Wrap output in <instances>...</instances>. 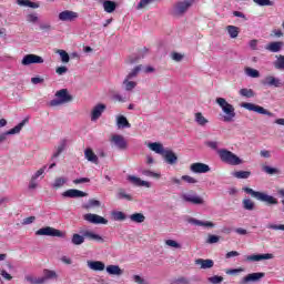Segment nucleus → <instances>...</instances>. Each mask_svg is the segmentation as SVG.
Instances as JSON below:
<instances>
[{
    "instance_id": "obj_1",
    "label": "nucleus",
    "mask_w": 284,
    "mask_h": 284,
    "mask_svg": "<svg viewBox=\"0 0 284 284\" xmlns=\"http://www.w3.org/2000/svg\"><path fill=\"white\" fill-rule=\"evenodd\" d=\"M215 103L221 108L223 112V121L225 123H232L236 119V110L234 105L230 104L225 98H216Z\"/></svg>"
},
{
    "instance_id": "obj_2",
    "label": "nucleus",
    "mask_w": 284,
    "mask_h": 284,
    "mask_svg": "<svg viewBox=\"0 0 284 284\" xmlns=\"http://www.w3.org/2000/svg\"><path fill=\"white\" fill-rule=\"evenodd\" d=\"M243 192L250 194L253 199H256V201H261L262 203H266L267 205H278V200L270 194L254 191L253 189H250L247 186L243 187Z\"/></svg>"
},
{
    "instance_id": "obj_3",
    "label": "nucleus",
    "mask_w": 284,
    "mask_h": 284,
    "mask_svg": "<svg viewBox=\"0 0 284 284\" xmlns=\"http://www.w3.org/2000/svg\"><path fill=\"white\" fill-rule=\"evenodd\" d=\"M217 155L222 163H226L227 165H242L243 163V160L239 155L227 149L217 150Z\"/></svg>"
},
{
    "instance_id": "obj_4",
    "label": "nucleus",
    "mask_w": 284,
    "mask_h": 284,
    "mask_svg": "<svg viewBox=\"0 0 284 284\" xmlns=\"http://www.w3.org/2000/svg\"><path fill=\"white\" fill-rule=\"evenodd\" d=\"M72 101V95L68 92V89H62L55 92V99L49 102L51 108H59V105H63L65 103H70Z\"/></svg>"
},
{
    "instance_id": "obj_5",
    "label": "nucleus",
    "mask_w": 284,
    "mask_h": 284,
    "mask_svg": "<svg viewBox=\"0 0 284 284\" xmlns=\"http://www.w3.org/2000/svg\"><path fill=\"white\" fill-rule=\"evenodd\" d=\"M192 6H194V0H181L176 2L173 7L174 17H183Z\"/></svg>"
},
{
    "instance_id": "obj_6",
    "label": "nucleus",
    "mask_w": 284,
    "mask_h": 284,
    "mask_svg": "<svg viewBox=\"0 0 284 284\" xmlns=\"http://www.w3.org/2000/svg\"><path fill=\"white\" fill-rule=\"evenodd\" d=\"M36 236H55L58 239H65V233H63L54 227L45 226V227L38 230L36 232Z\"/></svg>"
},
{
    "instance_id": "obj_7",
    "label": "nucleus",
    "mask_w": 284,
    "mask_h": 284,
    "mask_svg": "<svg viewBox=\"0 0 284 284\" xmlns=\"http://www.w3.org/2000/svg\"><path fill=\"white\" fill-rule=\"evenodd\" d=\"M241 108H244V110H248V112H256L257 114H264L266 116H274V113L267 111V109H265L258 104L243 102L241 104Z\"/></svg>"
},
{
    "instance_id": "obj_8",
    "label": "nucleus",
    "mask_w": 284,
    "mask_h": 284,
    "mask_svg": "<svg viewBox=\"0 0 284 284\" xmlns=\"http://www.w3.org/2000/svg\"><path fill=\"white\" fill-rule=\"evenodd\" d=\"M182 201L185 203H191L192 205H203L205 203V200H203L202 196L194 192L184 193L181 195Z\"/></svg>"
},
{
    "instance_id": "obj_9",
    "label": "nucleus",
    "mask_w": 284,
    "mask_h": 284,
    "mask_svg": "<svg viewBox=\"0 0 284 284\" xmlns=\"http://www.w3.org/2000/svg\"><path fill=\"white\" fill-rule=\"evenodd\" d=\"M26 123H28V120H22L18 125L12 128L11 130L0 133V144L6 143L9 135L19 134V132H21V130H23V126L26 125Z\"/></svg>"
},
{
    "instance_id": "obj_10",
    "label": "nucleus",
    "mask_w": 284,
    "mask_h": 284,
    "mask_svg": "<svg viewBox=\"0 0 284 284\" xmlns=\"http://www.w3.org/2000/svg\"><path fill=\"white\" fill-rule=\"evenodd\" d=\"M110 143L118 150H128V141H125V138L121 134L111 135Z\"/></svg>"
},
{
    "instance_id": "obj_11",
    "label": "nucleus",
    "mask_w": 284,
    "mask_h": 284,
    "mask_svg": "<svg viewBox=\"0 0 284 284\" xmlns=\"http://www.w3.org/2000/svg\"><path fill=\"white\" fill-rule=\"evenodd\" d=\"M84 221L92 223L93 225H108V220L101 215L93 213H87L83 215Z\"/></svg>"
},
{
    "instance_id": "obj_12",
    "label": "nucleus",
    "mask_w": 284,
    "mask_h": 284,
    "mask_svg": "<svg viewBox=\"0 0 284 284\" xmlns=\"http://www.w3.org/2000/svg\"><path fill=\"white\" fill-rule=\"evenodd\" d=\"M262 85H265L267 88H283V81H281L280 78H276L274 75H266L261 81Z\"/></svg>"
},
{
    "instance_id": "obj_13",
    "label": "nucleus",
    "mask_w": 284,
    "mask_h": 284,
    "mask_svg": "<svg viewBox=\"0 0 284 284\" xmlns=\"http://www.w3.org/2000/svg\"><path fill=\"white\" fill-rule=\"evenodd\" d=\"M261 278H265V273H250L241 278L240 284L258 283Z\"/></svg>"
},
{
    "instance_id": "obj_14",
    "label": "nucleus",
    "mask_w": 284,
    "mask_h": 284,
    "mask_svg": "<svg viewBox=\"0 0 284 284\" xmlns=\"http://www.w3.org/2000/svg\"><path fill=\"white\" fill-rule=\"evenodd\" d=\"M272 258H274V254H272V253L253 254V255L246 256V261L248 263H258L261 261H272Z\"/></svg>"
},
{
    "instance_id": "obj_15",
    "label": "nucleus",
    "mask_w": 284,
    "mask_h": 284,
    "mask_svg": "<svg viewBox=\"0 0 284 284\" xmlns=\"http://www.w3.org/2000/svg\"><path fill=\"white\" fill-rule=\"evenodd\" d=\"M190 170L191 172H193V174H207V172H210L211 169L210 165L205 163L195 162L191 164Z\"/></svg>"
},
{
    "instance_id": "obj_16",
    "label": "nucleus",
    "mask_w": 284,
    "mask_h": 284,
    "mask_svg": "<svg viewBox=\"0 0 284 284\" xmlns=\"http://www.w3.org/2000/svg\"><path fill=\"white\" fill-rule=\"evenodd\" d=\"M187 223H190L191 225H197V227H205V230H212L216 227V224H214V222L201 221L194 217H189Z\"/></svg>"
},
{
    "instance_id": "obj_17",
    "label": "nucleus",
    "mask_w": 284,
    "mask_h": 284,
    "mask_svg": "<svg viewBox=\"0 0 284 284\" xmlns=\"http://www.w3.org/2000/svg\"><path fill=\"white\" fill-rule=\"evenodd\" d=\"M43 59L41 58V55H37V54H26L22 60H21V64L22 65H32V63H43Z\"/></svg>"
},
{
    "instance_id": "obj_18",
    "label": "nucleus",
    "mask_w": 284,
    "mask_h": 284,
    "mask_svg": "<svg viewBox=\"0 0 284 284\" xmlns=\"http://www.w3.org/2000/svg\"><path fill=\"white\" fill-rule=\"evenodd\" d=\"M58 19L59 21H64V22L75 21V19H79V13L70 10H64L59 13Z\"/></svg>"
},
{
    "instance_id": "obj_19",
    "label": "nucleus",
    "mask_w": 284,
    "mask_h": 284,
    "mask_svg": "<svg viewBox=\"0 0 284 284\" xmlns=\"http://www.w3.org/2000/svg\"><path fill=\"white\" fill-rule=\"evenodd\" d=\"M106 105L103 103L97 104L91 111V121H99L101 115L105 112Z\"/></svg>"
},
{
    "instance_id": "obj_20",
    "label": "nucleus",
    "mask_w": 284,
    "mask_h": 284,
    "mask_svg": "<svg viewBox=\"0 0 284 284\" xmlns=\"http://www.w3.org/2000/svg\"><path fill=\"white\" fill-rule=\"evenodd\" d=\"M128 181L132 183V185H135L136 187H152V184L148 181L141 180V178H138L136 175H129Z\"/></svg>"
},
{
    "instance_id": "obj_21",
    "label": "nucleus",
    "mask_w": 284,
    "mask_h": 284,
    "mask_svg": "<svg viewBox=\"0 0 284 284\" xmlns=\"http://www.w3.org/2000/svg\"><path fill=\"white\" fill-rule=\"evenodd\" d=\"M62 196L67 199H83V196H88V193L83 191H79L77 189L67 190L62 193Z\"/></svg>"
},
{
    "instance_id": "obj_22",
    "label": "nucleus",
    "mask_w": 284,
    "mask_h": 284,
    "mask_svg": "<svg viewBox=\"0 0 284 284\" xmlns=\"http://www.w3.org/2000/svg\"><path fill=\"white\" fill-rule=\"evenodd\" d=\"M87 267H89L92 272H103L105 270V263L102 261H87Z\"/></svg>"
},
{
    "instance_id": "obj_23",
    "label": "nucleus",
    "mask_w": 284,
    "mask_h": 284,
    "mask_svg": "<svg viewBox=\"0 0 284 284\" xmlns=\"http://www.w3.org/2000/svg\"><path fill=\"white\" fill-rule=\"evenodd\" d=\"M81 234H83L84 239H88L89 241H97V243H104L105 240L99 234H97L94 231L85 230L82 231Z\"/></svg>"
},
{
    "instance_id": "obj_24",
    "label": "nucleus",
    "mask_w": 284,
    "mask_h": 284,
    "mask_svg": "<svg viewBox=\"0 0 284 284\" xmlns=\"http://www.w3.org/2000/svg\"><path fill=\"white\" fill-rule=\"evenodd\" d=\"M165 163L169 165H175V163L179 161V156H176V153L172 150L164 151V154H162Z\"/></svg>"
},
{
    "instance_id": "obj_25",
    "label": "nucleus",
    "mask_w": 284,
    "mask_h": 284,
    "mask_svg": "<svg viewBox=\"0 0 284 284\" xmlns=\"http://www.w3.org/2000/svg\"><path fill=\"white\" fill-rule=\"evenodd\" d=\"M105 270L109 276H123V270L119 265L111 264L108 265Z\"/></svg>"
},
{
    "instance_id": "obj_26",
    "label": "nucleus",
    "mask_w": 284,
    "mask_h": 284,
    "mask_svg": "<svg viewBox=\"0 0 284 284\" xmlns=\"http://www.w3.org/2000/svg\"><path fill=\"white\" fill-rule=\"evenodd\" d=\"M148 148L149 150L155 152V154H160L161 156H163L164 152L166 151L161 142H150L148 144Z\"/></svg>"
},
{
    "instance_id": "obj_27",
    "label": "nucleus",
    "mask_w": 284,
    "mask_h": 284,
    "mask_svg": "<svg viewBox=\"0 0 284 284\" xmlns=\"http://www.w3.org/2000/svg\"><path fill=\"white\" fill-rule=\"evenodd\" d=\"M42 278L43 284H45L48 283V281H57V278H59V275L57 274V271L44 268Z\"/></svg>"
},
{
    "instance_id": "obj_28",
    "label": "nucleus",
    "mask_w": 284,
    "mask_h": 284,
    "mask_svg": "<svg viewBox=\"0 0 284 284\" xmlns=\"http://www.w3.org/2000/svg\"><path fill=\"white\" fill-rule=\"evenodd\" d=\"M195 265H199L200 270H212L214 267V261L197 258L195 260Z\"/></svg>"
},
{
    "instance_id": "obj_29",
    "label": "nucleus",
    "mask_w": 284,
    "mask_h": 284,
    "mask_svg": "<svg viewBox=\"0 0 284 284\" xmlns=\"http://www.w3.org/2000/svg\"><path fill=\"white\" fill-rule=\"evenodd\" d=\"M284 47V42L283 41H275V42H271L266 45V50H268V52H281V50H283Z\"/></svg>"
},
{
    "instance_id": "obj_30",
    "label": "nucleus",
    "mask_w": 284,
    "mask_h": 284,
    "mask_svg": "<svg viewBox=\"0 0 284 284\" xmlns=\"http://www.w3.org/2000/svg\"><path fill=\"white\" fill-rule=\"evenodd\" d=\"M115 121L119 130L123 128H132V124H130V122L128 121V118H125L124 115H116Z\"/></svg>"
},
{
    "instance_id": "obj_31",
    "label": "nucleus",
    "mask_w": 284,
    "mask_h": 284,
    "mask_svg": "<svg viewBox=\"0 0 284 284\" xmlns=\"http://www.w3.org/2000/svg\"><path fill=\"white\" fill-rule=\"evenodd\" d=\"M84 159H87V161H89L90 163H94L95 165L99 163V156L94 154V151H92V149H85Z\"/></svg>"
},
{
    "instance_id": "obj_32",
    "label": "nucleus",
    "mask_w": 284,
    "mask_h": 284,
    "mask_svg": "<svg viewBox=\"0 0 284 284\" xmlns=\"http://www.w3.org/2000/svg\"><path fill=\"white\" fill-rule=\"evenodd\" d=\"M102 6H103L104 12H108V14H112V12L116 10V2L112 0H104Z\"/></svg>"
},
{
    "instance_id": "obj_33",
    "label": "nucleus",
    "mask_w": 284,
    "mask_h": 284,
    "mask_svg": "<svg viewBox=\"0 0 284 284\" xmlns=\"http://www.w3.org/2000/svg\"><path fill=\"white\" fill-rule=\"evenodd\" d=\"M242 206L243 210H246L247 212H254V210H256V203H254L250 197L242 201Z\"/></svg>"
},
{
    "instance_id": "obj_34",
    "label": "nucleus",
    "mask_w": 284,
    "mask_h": 284,
    "mask_svg": "<svg viewBox=\"0 0 284 284\" xmlns=\"http://www.w3.org/2000/svg\"><path fill=\"white\" fill-rule=\"evenodd\" d=\"M67 145H68L67 140L60 141L59 145L55 148V152L53 153L52 159H59V156H61V154L65 150Z\"/></svg>"
},
{
    "instance_id": "obj_35",
    "label": "nucleus",
    "mask_w": 284,
    "mask_h": 284,
    "mask_svg": "<svg viewBox=\"0 0 284 284\" xmlns=\"http://www.w3.org/2000/svg\"><path fill=\"white\" fill-rule=\"evenodd\" d=\"M194 118H195V123H197V125H201L202 128H205V125L210 123V120L204 118L203 113L201 112L195 113Z\"/></svg>"
},
{
    "instance_id": "obj_36",
    "label": "nucleus",
    "mask_w": 284,
    "mask_h": 284,
    "mask_svg": "<svg viewBox=\"0 0 284 284\" xmlns=\"http://www.w3.org/2000/svg\"><path fill=\"white\" fill-rule=\"evenodd\" d=\"M132 79H128V77L124 79L122 85L126 92H132L134 88H136V82L131 81Z\"/></svg>"
},
{
    "instance_id": "obj_37",
    "label": "nucleus",
    "mask_w": 284,
    "mask_h": 284,
    "mask_svg": "<svg viewBox=\"0 0 284 284\" xmlns=\"http://www.w3.org/2000/svg\"><path fill=\"white\" fill-rule=\"evenodd\" d=\"M71 243L73 245H83V243H85V236H83V234L74 233L71 237Z\"/></svg>"
},
{
    "instance_id": "obj_38",
    "label": "nucleus",
    "mask_w": 284,
    "mask_h": 284,
    "mask_svg": "<svg viewBox=\"0 0 284 284\" xmlns=\"http://www.w3.org/2000/svg\"><path fill=\"white\" fill-rule=\"evenodd\" d=\"M17 3L22 8H33V10H37V8H39V3L32 2L30 0H17Z\"/></svg>"
},
{
    "instance_id": "obj_39",
    "label": "nucleus",
    "mask_w": 284,
    "mask_h": 284,
    "mask_svg": "<svg viewBox=\"0 0 284 284\" xmlns=\"http://www.w3.org/2000/svg\"><path fill=\"white\" fill-rule=\"evenodd\" d=\"M244 72L246 77H250L251 79H258V77H261V72H258V70L250 67L245 68Z\"/></svg>"
},
{
    "instance_id": "obj_40",
    "label": "nucleus",
    "mask_w": 284,
    "mask_h": 284,
    "mask_svg": "<svg viewBox=\"0 0 284 284\" xmlns=\"http://www.w3.org/2000/svg\"><path fill=\"white\" fill-rule=\"evenodd\" d=\"M24 281H27L28 284H43L42 276L37 277V276H33V275H26Z\"/></svg>"
},
{
    "instance_id": "obj_41",
    "label": "nucleus",
    "mask_w": 284,
    "mask_h": 284,
    "mask_svg": "<svg viewBox=\"0 0 284 284\" xmlns=\"http://www.w3.org/2000/svg\"><path fill=\"white\" fill-rule=\"evenodd\" d=\"M239 94L240 97H245V99H253V97L256 95V93H254V90L247 88L241 89L239 91Z\"/></svg>"
},
{
    "instance_id": "obj_42",
    "label": "nucleus",
    "mask_w": 284,
    "mask_h": 284,
    "mask_svg": "<svg viewBox=\"0 0 284 284\" xmlns=\"http://www.w3.org/2000/svg\"><path fill=\"white\" fill-rule=\"evenodd\" d=\"M129 219L130 221H132V223H144L145 215H143L142 213H134V214H131Z\"/></svg>"
},
{
    "instance_id": "obj_43",
    "label": "nucleus",
    "mask_w": 284,
    "mask_h": 284,
    "mask_svg": "<svg viewBox=\"0 0 284 284\" xmlns=\"http://www.w3.org/2000/svg\"><path fill=\"white\" fill-rule=\"evenodd\" d=\"M226 31H227L229 36L231 37V39H236V37H239V32H241L239 30V27H236V26H227Z\"/></svg>"
},
{
    "instance_id": "obj_44",
    "label": "nucleus",
    "mask_w": 284,
    "mask_h": 284,
    "mask_svg": "<svg viewBox=\"0 0 284 284\" xmlns=\"http://www.w3.org/2000/svg\"><path fill=\"white\" fill-rule=\"evenodd\" d=\"M232 176L235 179H250L252 176V172L250 171H235L232 173Z\"/></svg>"
},
{
    "instance_id": "obj_45",
    "label": "nucleus",
    "mask_w": 284,
    "mask_h": 284,
    "mask_svg": "<svg viewBox=\"0 0 284 284\" xmlns=\"http://www.w3.org/2000/svg\"><path fill=\"white\" fill-rule=\"evenodd\" d=\"M84 210H92V207H101L99 200L91 199L87 204L83 205Z\"/></svg>"
},
{
    "instance_id": "obj_46",
    "label": "nucleus",
    "mask_w": 284,
    "mask_h": 284,
    "mask_svg": "<svg viewBox=\"0 0 284 284\" xmlns=\"http://www.w3.org/2000/svg\"><path fill=\"white\" fill-rule=\"evenodd\" d=\"M111 216H112L113 221H125V219H128L125 213H123L121 211H113L111 213Z\"/></svg>"
},
{
    "instance_id": "obj_47",
    "label": "nucleus",
    "mask_w": 284,
    "mask_h": 284,
    "mask_svg": "<svg viewBox=\"0 0 284 284\" xmlns=\"http://www.w3.org/2000/svg\"><path fill=\"white\" fill-rule=\"evenodd\" d=\"M55 52L60 55L62 63H70V54L65 50L59 49Z\"/></svg>"
},
{
    "instance_id": "obj_48",
    "label": "nucleus",
    "mask_w": 284,
    "mask_h": 284,
    "mask_svg": "<svg viewBox=\"0 0 284 284\" xmlns=\"http://www.w3.org/2000/svg\"><path fill=\"white\" fill-rule=\"evenodd\" d=\"M143 176H150L151 179H161V173L153 172L151 170H141Z\"/></svg>"
},
{
    "instance_id": "obj_49",
    "label": "nucleus",
    "mask_w": 284,
    "mask_h": 284,
    "mask_svg": "<svg viewBox=\"0 0 284 284\" xmlns=\"http://www.w3.org/2000/svg\"><path fill=\"white\" fill-rule=\"evenodd\" d=\"M65 183H68L67 178H57L52 184V187H55V189L63 187Z\"/></svg>"
},
{
    "instance_id": "obj_50",
    "label": "nucleus",
    "mask_w": 284,
    "mask_h": 284,
    "mask_svg": "<svg viewBox=\"0 0 284 284\" xmlns=\"http://www.w3.org/2000/svg\"><path fill=\"white\" fill-rule=\"evenodd\" d=\"M253 3L260 6L261 8L274 6V1L272 0H253Z\"/></svg>"
},
{
    "instance_id": "obj_51",
    "label": "nucleus",
    "mask_w": 284,
    "mask_h": 284,
    "mask_svg": "<svg viewBox=\"0 0 284 284\" xmlns=\"http://www.w3.org/2000/svg\"><path fill=\"white\" fill-rule=\"evenodd\" d=\"M262 170L263 172H265V174H271V175L278 174L281 172L278 169L272 168L270 165H264Z\"/></svg>"
},
{
    "instance_id": "obj_52",
    "label": "nucleus",
    "mask_w": 284,
    "mask_h": 284,
    "mask_svg": "<svg viewBox=\"0 0 284 284\" xmlns=\"http://www.w3.org/2000/svg\"><path fill=\"white\" fill-rule=\"evenodd\" d=\"M116 199H124L125 201H132V195L128 194L125 191L123 190H120L118 193H116Z\"/></svg>"
},
{
    "instance_id": "obj_53",
    "label": "nucleus",
    "mask_w": 284,
    "mask_h": 284,
    "mask_svg": "<svg viewBox=\"0 0 284 284\" xmlns=\"http://www.w3.org/2000/svg\"><path fill=\"white\" fill-rule=\"evenodd\" d=\"M171 59L173 61H175L176 63H181V61H183V59H185V55L183 53L173 52V53H171Z\"/></svg>"
},
{
    "instance_id": "obj_54",
    "label": "nucleus",
    "mask_w": 284,
    "mask_h": 284,
    "mask_svg": "<svg viewBox=\"0 0 284 284\" xmlns=\"http://www.w3.org/2000/svg\"><path fill=\"white\" fill-rule=\"evenodd\" d=\"M45 170H48V165H43L42 168H40L36 173H33L31 179H34L37 181L39 176H43V174H45Z\"/></svg>"
},
{
    "instance_id": "obj_55",
    "label": "nucleus",
    "mask_w": 284,
    "mask_h": 284,
    "mask_svg": "<svg viewBox=\"0 0 284 284\" xmlns=\"http://www.w3.org/2000/svg\"><path fill=\"white\" fill-rule=\"evenodd\" d=\"M219 241H221V236L210 234V235L207 236L206 243H207L209 245H214V243H219Z\"/></svg>"
},
{
    "instance_id": "obj_56",
    "label": "nucleus",
    "mask_w": 284,
    "mask_h": 284,
    "mask_svg": "<svg viewBox=\"0 0 284 284\" xmlns=\"http://www.w3.org/2000/svg\"><path fill=\"white\" fill-rule=\"evenodd\" d=\"M28 23H39V16L37 13H29L27 16Z\"/></svg>"
},
{
    "instance_id": "obj_57",
    "label": "nucleus",
    "mask_w": 284,
    "mask_h": 284,
    "mask_svg": "<svg viewBox=\"0 0 284 284\" xmlns=\"http://www.w3.org/2000/svg\"><path fill=\"white\" fill-rule=\"evenodd\" d=\"M267 230H274L275 232H284V224H267Z\"/></svg>"
},
{
    "instance_id": "obj_58",
    "label": "nucleus",
    "mask_w": 284,
    "mask_h": 284,
    "mask_svg": "<svg viewBox=\"0 0 284 284\" xmlns=\"http://www.w3.org/2000/svg\"><path fill=\"white\" fill-rule=\"evenodd\" d=\"M205 145H206V148H210L211 150H215L216 152H219V150H221V149H219L220 143L217 141H207V142H205Z\"/></svg>"
},
{
    "instance_id": "obj_59",
    "label": "nucleus",
    "mask_w": 284,
    "mask_h": 284,
    "mask_svg": "<svg viewBox=\"0 0 284 284\" xmlns=\"http://www.w3.org/2000/svg\"><path fill=\"white\" fill-rule=\"evenodd\" d=\"M209 283H212V284H222L223 283V276H219V275H215V276H211L207 278Z\"/></svg>"
},
{
    "instance_id": "obj_60",
    "label": "nucleus",
    "mask_w": 284,
    "mask_h": 284,
    "mask_svg": "<svg viewBox=\"0 0 284 284\" xmlns=\"http://www.w3.org/2000/svg\"><path fill=\"white\" fill-rule=\"evenodd\" d=\"M141 65H138V67H135L128 75H126V78L128 79H134L135 77H138L139 75V72H141Z\"/></svg>"
},
{
    "instance_id": "obj_61",
    "label": "nucleus",
    "mask_w": 284,
    "mask_h": 284,
    "mask_svg": "<svg viewBox=\"0 0 284 284\" xmlns=\"http://www.w3.org/2000/svg\"><path fill=\"white\" fill-rule=\"evenodd\" d=\"M165 245L169 247H174L175 250H181V244L174 240H166Z\"/></svg>"
},
{
    "instance_id": "obj_62",
    "label": "nucleus",
    "mask_w": 284,
    "mask_h": 284,
    "mask_svg": "<svg viewBox=\"0 0 284 284\" xmlns=\"http://www.w3.org/2000/svg\"><path fill=\"white\" fill-rule=\"evenodd\" d=\"M271 37H273L274 39H281L282 37H284L283 30H281V29H273L271 31Z\"/></svg>"
},
{
    "instance_id": "obj_63",
    "label": "nucleus",
    "mask_w": 284,
    "mask_h": 284,
    "mask_svg": "<svg viewBox=\"0 0 284 284\" xmlns=\"http://www.w3.org/2000/svg\"><path fill=\"white\" fill-rule=\"evenodd\" d=\"M275 68L276 70H284V55L277 58V60L275 61Z\"/></svg>"
},
{
    "instance_id": "obj_64",
    "label": "nucleus",
    "mask_w": 284,
    "mask_h": 284,
    "mask_svg": "<svg viewBox=\"0 0 284 284\" xmlns=\"http://www.w3.org/2000/svg\"><path fill=\"white\" fill-rule=\"evenodd\" d=\"M39 28L42 32H50V30H52V24H50V22H42L39 24Z\"/></svg>"
}]
</instances>
